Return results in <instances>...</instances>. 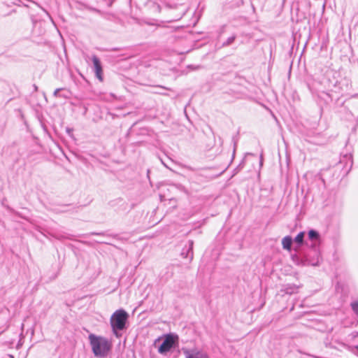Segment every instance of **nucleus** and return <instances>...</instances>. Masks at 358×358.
Segmentation results:
<instances>
[{
	"label": "nucleus",
	"mask_w": 358,
	"mask_h": 358,
	"mask_svg": "<svg viewBox=\"0 0 358 358\" xmlns=\"http://www.w3.org/2000/svg\"><path fill=\"white\" fill-rule=\"evenodd\" d=\"M304 232H300L295 238L294 241L299 244H301L303 241Z\"/></svg>",
	"instance_id": "nucleus-7"
},
{
	"label": "nucleus",
	"mask_w": 358,
	"mask_h": 358,
	"mask_svg": "<svg viewBox=\"0 0 358 358\" xmlns=\"http://www.w3.org/2000/svg\"><path fill=\"white\" fill-rule=\"evenodd\" d=\"M129 315L123 309H119L115 311L110 318V327L113 334L116 337H120L119 331H122L128 320Z\"/></svg>",
	"instance_id": "nucleus-2"
},
{
	"label": "nucleus",
	"mask_w": 358,
	"mask_h": 358,
	"mask_svg": "<svg viewBox=\"0 0 358 358\" xmlns=\"http://www.w3.org/2000/svg\"><path fill=\"white\" fill-rule=\"evenodd\" d=\"M292 243V239L290 236H285L282 240V245L283 248L289 251L291 250Z\"/></svg>",
	"instance_id": "nucleus-6"
},
{
	"label": "nucleus",
	"mask_w": 358,
	"mask_h": 358,
	"mask_svg": "<svg viewBox=\"0 0 358 358\" xmlns=\"http://www.w3.org/2000/svg\"><path fill=\"white\" fill-rule=\"evenodd\" d=\"M182 352L185 358H210L206 352L197 348H182Z\"/></svg>",
	"instance_id": "nucleus-4"
},
{
	"label": "nucleus",
	"mask_w": 358,
	"mask_h": 358,
	"mask_svg": "<svg viewBox=\"0 0 358 358\" xmlns=\"http://www.w3.org/2000/svg\"><path fill=\"white\" fill-rule=\"evenodd\" d=\"M357 348H358V346H357Z\"/></svg>",
	"instance_id": "nucleus-13"
},
{
	"label": "nucleus",
	"mask_w": 358,
	"mask_h": 358,
	"mask_svg": "<svg viewBox=\"0 0 358 358\" xmlns=\"http://www.w3.org/2000/svg\"><path fill=\"white\" fill-rule=\"evenodd\" d=\"M178 337L172 334H167L164 337V340L158 349L160 354H165L169 352L177 341Z\"/></svg>",
	"instance_id": "nucleus-3"
},
{
	"label": "nucleus",
	"mask_w": 358,
	"mask_h": 358,
	"mask_svg": "<svg viewBox=\"0 0 358 358\" xmlns=\"http://www.w3.org/2000/svg\"><path fill=\"white\" fill-rule=\"evenodd\" d=\"M59 91V89H57V90L55 91V92H54L55 95H57V94H58Z\"/></svg>",
	"instance_id": "nucleus-12"
},
{
	"label": "nucleus",
	"mask_w": 358,
	"mask_h": 358,
	"mask_svg": "<svg viewBox=\"0 0 358 358\" xmlns=\"http://www.w3.org/2000/svg\"><path fill=\"white\" fill-rule=\"evenodd\" d=\"M189 69H191L192 70H196V69H199V66H188Z\"/></svg>",
	"instance_id": "nucleus-10"
},
{
	"label": "nucleus",
	"mask_w": 358,
	"mask_h": 358,
	"mask_svg": "<svg viewBox=\"0 0 358 358\" xmlns=\"http://www.w3.org/2000/svg\"><path fill=\"white\" fill-rule=\"evenodd\" d=\"M192 245H193V243L191 242L190 243V247H189V251L192 250Z\"/></svg>",
	"instance_id": "nucleus-11"
},
{
	"label": "nucleus",
	"mask_w": 358,
	"mask_h": 358,
	"mask_svg": "<svg viewBox=\"0 0 358 358\" xmlns=\"http://www.w3.org/2000/svg\"><path fill=\"white\" fill-rule=\"evenodd\" d=\"M351 307L353 311L358 315V301L352 303Z\"/></svg>",
	"instance_id": "nucleus-9"
},
{
	"label": "nucleus",
	"mask_w": 358,
	"mask_h": 358,
	"mask_svg": "<svg viewBox=\"0 0 358 358\" xmlns=\"http://www.w3.org/2000/svg\"><path fill=\"white\" fill-rule=\"evenodd\" d=\"M92 62L93 64V69L95 73L96 77L101 82L103 81V71H102V66L100 62V60L99 58L93 55L92 57Z\"/></svg>",
	"instance_id": "nucleus-5"
},
{
	"label": "nucleus",
	"mask_w": 358,
	"mask_h": 358,
	"mask_svg": "<svg viewBox=\"0 0 358 358\" xmlns=\"http://www.w3.org/2000/svg\"><path fill=\"white\" fill-rule=\"evenodd\" d=\"M308 236L310 239L317 238L318 237V234L315 231L310 230L308 232Z\"/></svg>",
	"instance_id": "nucleus-8"
},
{
	"label": "nucleus",
	"mask_w": 358,
	"mask_h": 358,
	"mask_svg": "<svg viewBox=\"0 0 358 358\" xmlns=\"http://www.w3.org/2000/svg\"><path fill=\"white\" fill-rule=\"evenodd\" d=\"M88 339L92 351L96 357L104 358L110 352L113 343L108 338L90 334Z\"/></svg>",
	"instance_id": "nucleus-1"
}]
</instances>
